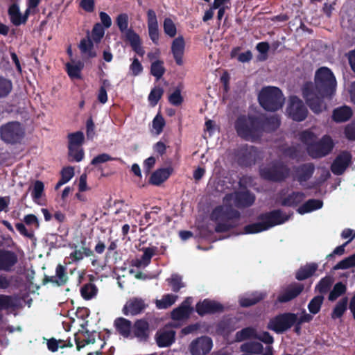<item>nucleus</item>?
Returning a JSON list of instances; mask_svg holds the SVG:
<instances>
[{
  "label": "nucleus",
  "mask_w": 355,
  "mask_h": 355,
  "mask_svg": "<svg viewBox=\"0 0 355 355\" xmlns=\"http://www.w3.org/2000/svg\"><path fill=\"white\" fill-rule=\"evenodd\" d=\"M336 84L335 76L326 67L316 70L313 83L308 81L304 83L302 96L313 112L319 114L325 109L324 99H331L336 92Z\"/></svg>",
  "instance_id": "nucleus-1"
},
{
  "label": "nucleus",
  "mask_w": 355,
  "mask_h": 355,
  "mask_svg": "<svg viewBox=\"0 0 355 355\" xmlns=\"http://www.w3.org/2000/svg\"><path fill=\"white\" fill-rule=\"evenodd\" d=\"M240 216V212L234 209L231 205H218L211 212L210 219L216 223L215 232L217 233H224L235 227L230 221L234 219H239Z\"/></svg>",
  "instance_id": "nucleus-2"
},
{
  "label": "nucleus",
  "mask_w": 355,
  "mask_h": 355,
  "mask_svg": "<svg viewBox=\"0 0 355 355\" xmlns=\"http://www.w3.org/2000/svg\"><path fill=\"white\" fill-rule=\"evenodd\" d=\"M234 128L237 135L246 141H254L261 137L258 116H239L234 122Z\"/></svg>",
  "instance_id": "nucleus-3"
},
{
  "label": "nucleus",
  "mask_w": 355,
  "mask_h": 355,
  "mask_svg": "<svg viewBox=\"0 0 355 355\" xmlns=\"http://www.w3.org/2000/svg\"><path fill=\"white\" fill-rule=\"evenodd\" d=\"M291 169L284 162L275 159L259 168L260 177L266 181L280 183L289 178Z\"/></svg>",
  "instance_id": "nucleus-4"
},
{
  "label": "nucleus",
  "mask_w": 355,
  "mask_h": 355,
  "mask_svg": "<svg viewBox=\"0 0 355 355\" xmlns=\"http://www.w3.org/2000/svg\"><path fill=\"white\" fill-rule=\"evenodd\" d=\"M258 100L265 110L275 112L283 107L285 98L279 88L268 86L262 88L259 94Z\"/></svg>",
  "instance_id": "nucleus-5"
},
{
  "label": "nucleus",
  "mask_w": 355,
  "mask_h": 355,
  "mask_svg": "<svg viewBox=\"0 0 355 355\" xmlns=\"http://www.w3.org/2000/svg\"><path fill=\"white\" fill-rule=\"evenodd\" d=\"M24 137L25 128L18 121L8 122L0 127V137L6 144H20Z\"/></svg>",
  "instance_id": "nucleus-6"
},
{
  "label": "nucleus",
  "mask_w": 355,
  "mask_h": 355,
  "mask_svg": "<svg viewBox=\"0 0 355 355\" xmlns=\"http://www.w3.org/2000/svg\"><path fill=\"white\" fill-rule=\"evenodd\" d=\"M297 319V313L291 312L279 313L270 320L268 328L277 334H282L290 329L296 322Z\"/></svg>",
  "instance_id": "nucleus-7"
},
{
  "label": "nucleus",
  "mask_w": 355,
  "mask_h": 355,
  "mask_svg": "<svg viewBox=\"0 0 355 355\" xmlns=\"http://www.w3.org/2000/svg\"><path fill=\"white\" fill-rule=\"evenodd\" d=\"M334 147L333 139L329 135H324L319 141L306 148L308 155L313 159H319L329 155Z\"/></svg>",
  "instance_id": "nucleus-8"
},
{
  "label": "nucleus",
  "mask_w": 355,
  "mask_h": 355,
  "mask_svg": "<svg viewBox=\"0 0 355 355\" xmlns=\"http://www.w3.org/2000/svg\"><path fill=\"white\" fill-rule=\"evenodd\" d=\"M288 218L289 216L279 209L261 213L257 216L258 220L261 222L266 230L284 223Z\"/></svg>",
  "instance_id": "nucleus-9"
},
{
  "label": "nucleus",
  "mask_w": 355,
  "mask_h": 355,
  "mask_svg": "<svg viewBox=\"0 0 355 355\" xmlns=\"http://www.w3.org/2000/svg\"><path fill=\"white\" fill-rule=\"evenodd\" d=\"M237 162L241 167L251 166L255 164L258 152L256 147L252 146H243L236 152Z\"/></svg>",
  "instance_id": "nucleus-10"
},
{
  "label": "nucleus",
  "mask_w": 355,
  "mask_h": 355,
  "mask_svg": "<svg viewBox=\"0 0 355 355\" xmlns=\"http://www.w3.org/2000/svg\"><path fill=\"white\" fill-rule=\"evenodd\" d=\"M286 112L290 118L295 121H304L308 114V110L303 101L296 96L290 98Z\"/></svg>",
  "instance_id": "nucleus-11"
},
{
  "label": "nucleus",
  "mask_w": 355,
  "mask_h": 355,
  "mask_svg": "<svg viewBox=\"0 0 355 355\" xmlns=\"http://www.w3.org/2000/svg\"><path fill=\"white\" fill-rule=\"evenodd\" d=\"M352 156L347 150L340 152L333 161L330 169L336 175H343L352 164Z\"/></svg>",
  "instance_id": "nucleus-12"
},
{
  "label": "nucleus",
  "mask_w": 355,
  "mask_h": 355,
  "mask_svg": "<svg viewBox=\"0 0 355 355\" xmlns=\"http://www.w3.org/2000/svg\"><path fill=\"white\" fill-rule=\"evenodd\" d=\"M148 304L141 297L130 298L123 307L122 312L125 315H137L143 313Z\"/></svg>",
  "instance_id": "nucleus-13"
},
{
  "label": "nucleus",
  "mask_w": 355,
  "mask_h": 355,
  "mask_svg": "<svg viewBox=\"0 0 355 355\" xmlns=\"http://www.w3.org/2000/svg\"><path fill=\"white\" fill-rule=\"evenodd\" d=\"M223 311L224 306L222 304L209 299H205L196 305V311L200 316L206 314L221 313Z\"/></svg>",
  "instance_id": "nucleus-14"
},
{
  "label": "nucleus",
  "mask_w": 355,
  "mask_h": 355,
  "mask_svg": "<svg viewBox=\"0 0 355 355\" xmlns=\"http://www.w3.org/2000/svg\"><path fill=\"white\" fill-rule=\"evenodd\" d=\"M212 346V340L209 337L202 336L191 342L189 349L192 355H205L211 351Z\"/></svg>",
  "instance_id": "nucleus-15"
},
{
  "label": "nucleus",
  "mask_w": 355,
  "mask_h": 355,
  "mask_svg": "<svg viewBox=\"0 0 355 355\" xmlns=\"http://www.w3.org/2000/svg\"><path fill=\"white\" fill-rule=\"evenodd\" d=\"M193 299L191 297H187L177 308L174 309L171 313V317L173 320H182L189 318L193 311L191 307Z\"/></svg>",
  "instance_id": "nucleus-16"
},
{
  "label": "nucleus",
  "mask_w": 355,
  "mask_h": 355,
  "mask_svg": "<svg viewBox=\"0 0 355 355\" xmlns=\"http://www.w3.org/2000/svg\"><path fill=\"white\" fill-rule=\"evenodd\" d=\"M68 279L66 267L62 264H58L55 268V275H45L43 279V284L51 283L57 286H62L67 283Z\"/></svg>",
  "instance_id": "nucleus-17"
},
{
  "label": "nucleus",
  "mask_w": 355,
  "mask_h": 355,
  "mask_svg": "<svg viewBox=\"0 0 355 355\" xmlns=\"http://www.w3.org/2000/svg\"><path fill=\"white\" fill-rule=\"evenodd\" d=\"M304 285L300 283H293L288 285L277 297L280 303H286L296 298L304 290Z\"/></svg>",
  "instance_id": "nucleus-18"
},
{
  "label": "nucleus",
  "mask_w": 355,
  "mask_h": 355,
  "mask_svg": "<svg viewBox=\"0 0 355 355\" xmlns=\"http://www.w3.org/2000/svg\"><path fill=\"white\" fill-rule=\"evenodd\" d=\"M147 25L150 39L155 45L159 44V32L155 12L153 9L147 11Z\"/></svg>",
  "instance_id": "nucleus-19"
},
{
  "label": "nucleus",
  "mask_w": 355,
  "mask_h": 355,
  "mask_svg": "<svg viewBox=\"0 0 355 355\" xmlns=\"http://www.w3.org/2000/svg\"><path fill=\"white\" fill-rule=\"evenodd\" d=\"M18 261L16 253L11 250H0V270L10 272Z\"/></svg>",
  "instance_id": "nucleus-20"
},
{
  "label": "nucleus",
  "mask_w": 355,
  "mask_h": 355,
  "mask_svg": "<svg viewBox=\"0 0 355 355\" xmlns=\"http://www.w3.org/2000/svg\"><path fill=\"white\" fill-rule=\"evenodd\" d=\"M133 337L139 342H146L150 336L149 323L145 319L137 320L132 325Z\"/></svg>",
  "instance_id": "nucleus-21"
},
{
  "label": "nucleus",
  "mask_w": 355,
  "mask_h": 355,
  "mask_svg": "<svg viewBox=\"0 0 355 355\" xmlns=\"http://www.w3.org/2000/svg\"><path fill=\"white\" fill-rule=\"evenodd\" d=\"M258 121L259 122V131L261 137L264 131L273 132L276 130L281 124L280 119L277 115L271 116L269 117L258 116Z\"/></svg>",
  "instance_id": "nucleus-22"
},
{
  "label": "nucleus",
  "mask_w": 355,
  "mask_h": 355,
  "mask_svg": "<svg viewBox=\"0 0 355 355\" xmlns=\"http://www.w3.org/2000/svg\"><path fill=\"white\" fill-rule=\"evenodd\" d=\"M255 201V196L249 190L234 193V205L238 208H246L252 206Z\"/></svg>",
  "instance_id": "nucleus-23"
},
{
  "label": "nucleus",
  "mask_w": 355,
  "mask_h": 355,
  "mask_svg": "<svg viewBox=\"0 0 355 355\" xmlns=\"http://www.w3.org/2000/svg\"><path fill=\"white\" fill-rule=\"evenodd\" d=\"M184 48L185 42L182 35H180L173 40L171 44V53L175 63L179 66L183 64Z\"/></svg>",
  "instance_id": "nucleus-24"
},
{
  "label": "nucleus",
  "mask_w": 355,
  "mask_h": 355,
  "mask_svg": "<svg viewBox=\"0 0 355 355\" xmlns=\"http://www.w3.org/2000/svg\"><path fill=\"white\" fill-rule=\"evenodd\" d=\"M315 171V166L313 163H305L295 168L296 180L302 184L308 181Z\"/></svg>",
  "instance_id": "nucleus-25"
},
{
  "label": "nucleus",
  "mask_w": 355,
  "mask_h": 355,
  "mask_svg": "<svg viewBox=\"0 0 355 355\" xmlns=\"http://www.w3.org/2000/svg\"><path fill=\"white\" fill-rule=\"evenodd\" d=\"M173 171L171 166L158 168L151 174L148 182L152 185L159 186L170 177Z\"/></svg>",
  "instance_id": "nucleus-26"
},
{
  "label": "nucleus",
  "mask_w": 355,
  "mask_h": 355,
  "mask_svg": "<svg viewBox=\"0 0 355 355\" xmlns=\"http://www.w3.org/2000/svg\"><path fill=\"white\" fill-rule=\"evenodd\" d=\"M155 340L159 347H170L175 343V331L173 330L157 331L155 335Z\"/></svg>",
  "instance_id": "nucleus-27"
},
{
  "label": "nucleus",
  "mask_w": 355,
  "mask_h": 355,
  "mask_svg": "<svg viewBox=\"0 0 355 355\" xmlns=\"http://www.w3.org/2000/svg\"><path fill=\"white\" fill-rule=\"evenodd\" d=\"M8 15L10 16L11 22L15 26H19L26 23L29 15V10L27 9L24 15L22 16L18 6L16 4H12L8 8Z\"/></svg>",
  "instance_id": "nucleus-28"
},
{
  "label": "nucleus",
  "mask_w": 355,
  "mask_h": 355,
  "mask_svg": "<svg viewBox=\"0 0 355 355\" xmlns=\"http://www.w3.org/2000/svg\"><path fill=\"white\" fill-rule=\"evenodd\" d=\"M266 297V293L255 291L250 295L240 297L239 304L241 307H250L255 305Z\"/></svg>",
  "instance_id": "nucleus-29"
},
{
  "label": "nucleus",
  "mask_w": 355,
  "mask_h": 355,
  "mask_svg": "<svg viewBox=\"0 0 355 355\" xmlns=\"http://www.w3.org/2000/svg\"><path fill=\"white\" fill-rule=\"evenodd\" d=\"M302 191H293L281 200V205L284 207H295L305 198Z\"/></svg>",
  "instance_id": "nucleus-30"
},
{
  "label": "nucleus",
  "mask_w": 355,
  "mask_h": 355,
  "mask_svg": "<svg viewBox=\"0 0 355 355\" xmlns=\"http://www.w3.org/2000/svg\"><path fill=\"white\" fill-rule=\"evenodd\" d=\"M114 326L116 331L124 338H129L132 329L130 320L124 318H118L114 320Z\"/></svg>",
  "instance_id": "nucleus-31"
},
{
  "label": "nucleus",
  "mask_w": 355,
  "mask_h": 355,
  "mask_svg": "<svg viewBox=\"0 0 355 355\" xmlns=\"http://www.w3.org/2000/svg\"><path fill=\"white\" fill-rule=\"evenodd\" d=\"M318 266L316 263H307L297 270L295 278L299 281L305 280L313 275L318 270Z\"/></svg>",
  "instance_id": "nucleus-32"
},
{
  "label": "nucleus",
  "mask_w": 355,
  "mask_h": 355,
  "mask_svg": "<svg viewBox=\"0 0 355 355\" xmlns=\"http://www.w3.org/2000/svg\"><path fill=\"white\" fill-rule=\"evenodd\" d=\"M66 71L71 79H80L81 71L84 68V64L81 61L67 62L65 64Z\"/></svg>",
  "instance_id": "nucleus-33"
},
{
  "label": "nucleus",
  "mask_w": 355,
  "mask_h": 355,
  "mask_svg": "<svg viewBox=\"0 0 355 355\" xmlns=\"http://www.w3.org/2000/svg\"><path fill=\"white\" fill-rule=\"evenodd\" d=\"M322 205L323 202L321 200L309 199L297 209V212L300 214H304L318 210L322 208Z\"/></svg>",
  "instance_id": "nucleus-34"
},
{
  "label": "nucleus",
  "mask_w": 355,
  "mask_h": 355,
  "mask_svg": "<svg viewBox=\"0 0 355 355\" xmlns=\"http://www.w3.org/2000/svg\"><path fill=\"white\" fill-rule=\"evenodd\" d=\"M352 116V110L348 106L336 108L333 112V119L336 122H345Z\"/></svg>",
  "instance_id": "nucleus-35"
},
{
  "label": "nucleus",
  "mask_w": 355,
  "mask_h": 355,
  "mask_svg": "<svg viewBox=\"0 0 355 355\" xmlns=\"http://www.w3.org/2000/svg\"><path fill=\"white\" fill-rule=\"evenodd\" d=\"M94 42L90 37L87 36V38L82 39L79 44L80 51L84 54H87L90 58L96 56V53L94 50Z\"/></svg>",
  "instance_id": "nucleus-36"
},
{
  "label": "nucleus",
  "mask_w": 355,
  "mask_h": 355,
  "mask_svg": "<svg viewBox=\"0 0 355 355\" xmlns=\"http://www.w3.org/2000/svg\"><path fill=\"white\" fill-rule=\"evenodd\" d=\"M18 306V300L12 295L0 294V311L14 309Z\"/></svg>",
  "instance_id": "nucleus-37"
},
{
  "label": "nucleus",
  "mask_w": 355,
  "mask_h": 355,
  "mask_svg": "<svg viewBox=\"0 0 355 355\" xmlns=\"http://www.w3.org/2000/svg\"><path fill=\"white\" fill-rule=\"evenodd\" d=\"M263 349V345L256 341L247 342L241 345V352L248 354H260Z\"/></svg>",
  "instance_id": "nucleus-38"
},
{
  "label": "nucleus",
  "mask_w": 355,
  "mask_h": 355,
  "mask_svg": "<svg viewBox=\"0 0 355 355\" xmlns=\"http://www.w3.org/2000/svg\"><path fill=\"white\" fill-rule=\"evenodd\" d=\"M348 298L344 297L340 299L335 305L331 313L333 320L340 318L347 309Z\"/></svg>",
  "instance_id": "nucleus-39"
},
{
  "label": "nucleus",
  "mask_w": 355,
  "mask_h": 355,
  "mask_svg": "<svg viewBox=\"0 0 355 355\" xmlns=\"http://www.w3.org/2000/svg\"><path fill=\"white\" fill-rule=\"evenodd\" d=\"M178 296L174 294H165L162 299L155 300V305L158 309H166L175 303Z\"/></svg>",
  "instance_id": "nucleus-40"
},
{
  "label": "nucleus",
  "mask_w": 355,
  "mask_h": 355,
  "mask_svg": "<svg viewBox=\"0 0 355 355\" xmlns=\"http://www.w3.org/2000/svg\"><path fill=\"white\" fill-rule=\"evenodd\" d=\"M313 320V316L307 313L306 310L303 309L301 312L300 316H297V319L296 322L294 324L293 327H294L293 331L297 335H300L302 331V325L304 323H309Z\"/></svg>",
  "instance_id": "nucleus-41"
},
{
  "label": "nucleus",
  "mask_w": 355,
  "mask_h": 355,
  "mask_svg": "<svg viewBox=\"0 0 355 355\" xmlns=\"http://www.w3.org/2000/svg\"><path fill=\"white\" fill-rule=\"evenodd\" d=\"M67 138L69 140L68 149L71 151L73 150V146H82L85 139L84 134L81 131L69 133Z\"/></svg>",
  "instance_id": "nucleus-42"
},
{
  "label": "nucleus",
  "mask_w": 355,
  "mask_h": 355,
  "mask_svg": "<svg viewBox=\"0 0 355 355\" xmlns=\"http://www.w3.org/2000/svg\"><path fill=\"white\" fill-rule=\"evenodd\" d=\"M166 281L174 293H178L181 288L185 286V284L182 282V276L178 274H172L171 277L167 278Z\"/></svg>",
  "instance_id": "nucleus-43"
},
{
  "label": "nucleus",
  "mask_w": 355,
  "mask_h": 355,
  "mask_svg": "<svg viewBox=\"0 0 355 355\" xmlns=\"http://www.w3.org/2000/svg\"><path fill=\"white\" fill-rule=\"evenodd\" d=\"M98 288L95 284L87 283L80 288L82 297L85 300H89L96 295Z\"/></svg>",
  "instance_id": "nucleus-44"
},
{
  "label": "nucleus",
  "mask_w": 355,
  "mask_h": 355,
  "mask_svg": "<svg viewBox=\"0 0 355 355\" xmlns=\"http://www.w3.org/2000/svg\"><path fill=\"white\" fill-rule=\"evenodd\" d=\"M12 90V80L0 76V98L7 97Z\"/></svg>",
  "instance_id": "nucleus-45"
},
{
  "label": "nucleus",
  "mask_w": 355,
  "mask_h": 355,
  "mask_svg": "<svg viewBox=\"0 0 355 355\" xmlns=\"http://www.w3.org/2000/svg\"><path fill=\"white\" fill-rule=\"evenodd\" d=\"M166 71L164 66V62L161 60H157L152 62L150 66V73L155 77L157 80L160 79Z\"/></svg>",
  "instance_id": "nucleus-46"
},
{
  "label": "nucleus",
  "mask_w": 355,
  "mask_h": 355,
  "mask_svg": "<svg viewBox=\"0 0 355 355\" xmlns=\"http://www.w3.org/2000/svg\"><path fill=\"white\" fill-rule=\"evenodd\" d=\"M324 297L322 295L313 297L308 304L309 312L313 315L318 313L323 304Z\"/></svg>",
  "instance_id": "nucleus-47"
},
{
  "label": "nucleus",
  "mask_w": 355,
  "mask_h": 355,
  "mask_svg": "<svg viewBox=\"0 0 355 355\" xmlns=\"http://www.w3.org/2000/svg\"><path fill=\"white\" fill-rule=\"evenodd\" d=\"M346 291L347 287L343 282H337L329 294V300L335 301L338 297L345 294Z\"/></svg>",
  "instance_id": "nucleus-48"
},
{
  "label": "nucleus",
  "mask_w": 355,
  "mask_h": 355,
  "mask_svg": "<svg viewBox=\"0 0 355 355\" xmlns=\"http://www.w3.org/2000/svg\"><path fill=\"white\" fill-rule=\"evenodd\" d=\"M256 336V331L252 327H245L241 330L237 331L235 334V340L241 342Z\"/></svg>",
  "instance_id": "nucleus-49"
},
{
  "label": "nucleus",
  "mask_w": 355,
  "mask_h": 355,
  "mask_svg": "<svg viewBox=\"0 0 355 355\" xmlns=\"http://www.w3.org/2000/svg\"><path fill=\"white\" fill-rule=\"evenodd\" d=\"M163 94L164 89L162 87L159 86L153 87L151 89L148 98L150 105L153 107L155 106L161 99Z\"/></svg>",
  "instance_id": "nucleus-50"
},
{
  "label": "nucleus",
  "mask_w": 355,
  "mask_h": 355,
  "mask_svg": "<svg viewBox=\"0 0 355 355\" xmlns=\"http://www.w3.org/2000/svg\"><path fill=\"white\" fill-rule=\"evenodd\" d=\"M72 151L68 149V159L69 162H80L84 158L85 153L81 146H73Z\"/></svg>",
  "instance_id": "nucleus-51"
},
{
  "label": "nucleus",
  "mask_w": 355,
  "mask_h": 355,
  "mask_svg": "<svg viewBox=\"0 0 355 355\" xmlns=\"http://www.w3.org/2000/svg\"><path fill=\"white\" fill-rule=\"evenodd\" d=\"M333 284V279L329 276L322 278L315 286V290L320 294L327 293Z\"/></svg>",
  "instance_id": "nucleus-52"
},
{
  "label": "nucleus",
  "mask_w": 355,
  "mask_h": 355,
  "mask_svg": "<svg viewBox=\"0 0 355 355\" xmlns=\"http://www.w3.org/2000/svg\"><path fill=\"white\" fill-rule=\"evenodd\" d=\"M95 331L90 332L89 330L86 329L84 332V336L86 338L82 342H80L77 338H75L77 349L80 350L82 347H85V345L94 344L95 343Z\"/></svg>",
  "instance_id": "nucleus-53"
},
{
  "label": "nucleus",
  "mask_w": 355,
  "mask_h": 355,
  "mask_svg": "<svg viewBox=\"0 0 355 355\" xmlns=\"http://www.w3.org/2000/svg\"><path fill=\"white\" fill-rule=\"evenodd\" d=\"M156 249V247L144 248V254L141 256V260H137V263L135 266L137 267L141 266V262H143L144 266H148L150 263V260L153 257Z\"/></svg>",
  "instance_id": "nucleus-54"
},
{
  "label": "nucleus",
  "mask_w": 355,
  "mask_h": 355,
  "mask_svg": "<svg viewBox=\"0 0 355 355\" xmlns=\"http://www.w3.org/2000/svg\"><path fill=\"white\" fill-rule=\"evenodd\" d=\"M355 267V253L345 258L334 266V270H346Z\"/></svg>",
  "instance_id": "nucleus-55"
},
{
  "label": "nucleus",
  "mask_w": 355,
  "mask_h": 355,
  "mask_svg": "<svg viewBox=\"0 0 355 355\" xmlns=\"http://www.w3.org/2000/svg\"><path fill=\"white\" fill-rule=\"evenodd\" d=\"M163 28L164 33L169 37L173 38L177 34V28L173 20L166 17L164 20Z\"/></svg>",
  "instance_id": "nucleus-56"
},
{
  "label": "nucleus",
  "mask_w": 355,
  "mask_h": 355,
  "mask_svg": "<svg viewBox=\"0 0 355 355\" xmlns=\"http://www.w3.org/2000/svg\"><path fill=\"white\" fill-rule=\"evenodd\" d=\"M105 34V28L100 23H96L94 25L92 34L91 39L96 44L99 43L101 41V39L103 37Z\"/></svg>",
  "instance_id": "nucleus-57"
},
{
  "label": "nucleus",
  "mask_w": 355,
  "mask_h": 355,
  "mask_svg": "<svg viewBox=\"0 0 355 355\" xmlns=\"http://www.w3.org/2000/svg\"><path fill=\"white\" fill-rule=\"evenodd\" d=\"M315 139L316 135L311 130H304L300 135V141L306 146V148L313 144Z\"/></svg>",
  "instance_id": "nucleus-58"
},
{
  "label": "nucleus",
  "mask_w": 355,
  "mask_h": 355,
  "mask_svg": "<svg viewBox=\"0 0 355 355\" xmlns=\"http://www.w3.org/2000/svg\"><path fill=\"white\" fill-rule=\"evenodd\" d=\"M256 49L260 53L257 60L259 61H265L268 58V53L270 49V44L267 42H261L256 45Z\"/></svg>",
  "instance_id": "nucleus-59"
},
{
  "label": "nucleus",
  "mask_w": 355,
  "mask_h": 355,
  "mask_svg": "<svg viewBox=\"0 0 355 355\" xmlns=\"http://www.w3.org/2000/svg\"><path fill=\"white\" fill-rule=\"evenodd\" d=\"M263 231L266 230L260 220L257 223L247 225L243 228V234H257Z\"/></svg>",
  "instance_id": "nucleus-60"
},
{
  "label": "nucleus",
  "mask_w": 355,
  "mask_h": 355,
  "mask_svg": "<svg viewBox=\"0 0 355 355\" xmlns=\"http://www.w3.org/2000/svg\"><path fill=\"white\" fill-rule=\"evenodd\" d=\"M116 24L121 31L124 33L129 30L128 28V15L126 13L119 14L116 19Z\"/></svg>",
  "instance_id": "nucleus-61"
},
{
  "label": "nucleus",
  "mask_w": 355,
  "mask_h": 355,
  "mask_svg": "<svg viewBox=\"0 0 355 355\" xmlns=\"http://www.w3.org/2000/svg\"><path fill=\"white\" fill-rule=\"evenodd\" d=\"M44 190V184L40 180H36L34 182L33 188L31 191V196L34 201L41 198Z\"/></svg>",
  "instance_id": "nucleus-62"
},
{
  "label": "nucleus",
  "mask_w": 355,
  "mask_h": 355,
  "mask_svg": "<svg viewBox=\"0 0 355 355\" xmlns=\"http://www.w3.org/2000/svg\"><path fill=\"white\" fill-rule=\"evenodd\" d=\"M124 34L125 40L130 43L131 47L141 42L139 35L132 28H129Z\"/></svg>",
  "instance_id": "nucleus-63"
},
{
  "label": "nucleus",
  "mask_w": 355,
  "mask_h": 355,
  "mask_svg": "<svg viewBox=\"0 0 355 355\" xmlns=\"http://www.w3.org/2000/svg\"><path fill=\"white\" fill-rule=\"evenodd\" d=\"M184 99L181 95V90L180 88H176L175 91L168 96L169 103L174 106L180 105Z\"/></svg>",
  "instance_id": "nucleus-64"
}]
</instances>
